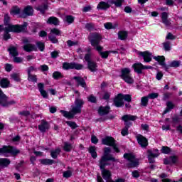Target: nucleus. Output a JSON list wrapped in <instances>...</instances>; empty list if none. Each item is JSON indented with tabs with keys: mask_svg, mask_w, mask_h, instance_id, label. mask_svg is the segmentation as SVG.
Instances as JSON below:
<instances>
[{
	"mask_svg": "<svg viewBox=\"0 0 182 182\" xmlns=\"http://www.w3.org/2000/svg\"><path fill=\"white\" fill-rule=\"evenodd\" d=\"M83 105H85V101L80 98H75L74 102V105H72L70 112H67L65 110H61L60 113L66 117L67 119H73L75 114H80L82 113V107H83Z\"/></svg>",
	"mask_w": 182,
	"mask_h": 182,
	"instance_id": "obj_1",
	"label": "nucleus"
},
{
	"mask_svg": "<svg viewBox=\"0 0 182 182\" xmlns=\"http://www.w3.org/2000/svg\"><path fill=\"white\" fill-rule=\"evenodd\" d=\"M26 26H28V23L26 22H24L23 25H9V26L4 28V40L8 41V39H11L9 32H15L16 33L25 32L26 31Z\"/></svg>",
	"mask_w": 182,
	"mask_h": 182,
	"instance_id": "obj_2",
	"label": "nucleus"
},
{
	"mask_svg": "<svg viewBox=\"0 0 182 182\" xmlns=\"http://www.w3.org/2000/svg\"><path fill=\"white\" fill-rule=\"evenodd\" d=\"M124 0H108L107 2L101 1L98 4L97 9H102V11H107L110 8L111 5H114L116 8H121L123 5Z\"/></svg>",
	"mask_w": 182,
	"mask_h": 182,
	"instance_id": "obj_3",
	"label": "nucleus"
},
{
	"mask_svg": "<svg viewBox=\"0 0 182 182\" xmlns=\"http://www.w3.org/2000/svg\"><path fill=\"white\" fill-rule=\"evenodd\" d=\"M110 151H111V149L109 147H105L104 149V154L100 160V164L101 168H103L105 166L109 165V163H107V161H117V160H116V159L113 157V156H112L111 154H109Z\"/></svg>",
	"mask_w": 182,
	"mask_h": 182,
	"instance_id": "obj_4",
	"label": "nucleus"
},
{
	"mask_svg": "<svg viewBox=\"0 0 182 182\" xmlns=\"http://www.w3.org/2000/svg\"><path fill=\"white\" fill-rule=\"evenodd\" d=\"M137 119V116L132 114H125L122 117V119L124 122L125 127L122 129L121 134L123 136H127L129 134V127L132 126L131 122H134Z\"/></svg>",
	"mask_w": 182,
	"mask_h": 182,
	"instance_id": "obj_5",
	"label": "nucleus"
},
{
	"mask_svg": "<svg viewBox=\"0 0 182 182\" xmlns=\"http://www.w3.org/2000/svg\"><path fill=\"white\" fill-rule=\"evenodd\" d=\"M154 59L156 60V62H159V65H161V66H163L166 72L168 70L169 68H178V66H180V64L181 63V61L173 60L168 65H167L164 62V60H166V58H164V56L154 57Z\"/></svg>",
	"mask_w": 182,
	"mask_h": 182,
	"instance_id": "obj_6",
	"label": "nucleus"
},
{
	"mask_svg": "<svg viewBox=\"0 0 182 182\" xmlns=\"http://www.w3.org/2000/svg\"><path fill=\"white\" fill-rule=\"evenodd\" d=\"M19 153H21V151L14 146H4L2 148H0V156H4L5 157H9V154L18 156Z\"/></svg>",
	"mask_w": 182,
	"mask_h": 182,
	"instance_id": "obj_7",
	"label": "nucleus"
},
{
	"mask_svg": "<svg viewBox=\"0 0 182 182\" xmlns=\"http://www.w3.org/2000/svg\"><path fill=\"white\" fill-rule=\"evenodd\" d=\"M124 158H125L128 161L127 164L128 168H134L139 166V160L134 155L132 154H124Z\"/></svg>",
	"mask_w": 182,
	"mask_h": 182,
	"instance_id": "obj_8",
	"label": "nucleus"
},
{
	"mask_svg": "<svg viewBox=\"0 0 182 182\" xmlns=\"http://www.w3.org/2000/svg\"><path fill=\"white\" fill-rule=\"evenodd\" d=\"M130 72V68H122L121 70L120 77L121 79H123L126 82V83L132 85V83H134V80L133 79V77H132Z\"/></svg>",
	"mask_w": 182,
	"mask_h": 182,
	"instance_id": "obj_9",
	"label": "nucleus"
},
{
	"mask_svg": "<svg viewBox=\"0 0 182 182\" xmlns=\"http://www.w3.org/2000/svg\"><path fill=\"white\" fill-rule=\"evenodd\" d=\"M88 39L92 46L95 48V49H97V46H99V43H100V41H102V35H100V33H92L90 34Z\"/></svg>",
	"mask_w": 182,
	"mask_h": 182,
	"instance_id": "obj_10",
	"label": "nucleus"
},
{
	"mask_svg": "<svg viewBox=\"0 0 182 182\" xmlns=\"http://www.w3.org/2000/svg\"><path fill=\"white\" fill-rule=\"evenodd\" d=\"M83 68H85L83 64H80L75 62L63 63V69L64 70H70L72 69H75V70H82Z\"/></svg>",
	"mask_w": 182,
	"mask_h": 182,
	"instance_id": "obj_11",
	"label": "nucleus"
},
{
	"mask_svg": "<svg viewBox=\"0 0 182 182\" xmlns=\"http://www.w3.org/2000/svg\"><path fill=\"white\" fill-rule=\"evenodd\" d=\"M16 102L15 100L8 101V97L6 95L2 92V90L0 88V105L2 107H8V106H11L12 105H15Z\"/></svg>",
	"mask_w": 182,
	"mask_h": 182,
	"instance_id": "obj_12",
	"label": "nucleus"
},
{
	"mask_svg": "<svg viewBox=\"0 0 182 182\" xmlns=\"http://www.w3.org/2000/svg\"><path fill=\"white\" fill-rule=\"evenodd\" d=\"M102 144L105 146H111L113 147L114 151L116 153H119L120 150H119V147H117V145L116 144V141L113 137L107 136L105 139H102Z\"/></svg>",
	"mask_w": 182,
	"mask_h": 182,
	"instance_id": "obj_13",
	"label": "nucleus"
},
{
	"mask_svg": "<svg viewBox=\"0 0 182 182\" xmlns=\"http://www.w3.org/2000/svg\"><path fill=\"white\" fill-rule=\"evenodd\" d=\"M23 49L26 52H33L38 50V47L35 44H32L29 42V40L28 38H24L23 40Z\"/></svg>",
	"mask_w": 182,
	"mask_h": 182,
	"instance_id": "obj_14",
	"label": "nucleus"
},
{
	"mask_svg": "<svg viewBox=\"0 0 182 182\" xmlns=\"http://www.w3.org/2000/svg\"><path fill=\"white\" fill-rule=\"evenodd\" d=\"M9 52L10 55H11L14 57V62H15V63H22L23 59H22L20 57H16L18 56V55H19V53H18V50H16V48L10 47L9 48Z\"/></svg>",
	"mask_w": 182,
	"mask_h": 182,
	"instance_id": "obj_15",
	"label": "nucleus"
},
{
	"mask_svg": "<svg viewBox=\"0 0 182 182\" xmlns=\"http://www.w3.org/2000/svg\"><path fill=\"white\" fill-rule=\"evenodd\" d=\"M73 79L75 80L77 83V86H81V87H83L85 90H89V88L87 87V85L86 84V81L85 80V78L80 76H74Z\"/></svg>",
	"mask_w": 182,
	"mask_h": 182,
	"instance_id": "obj_16",
	"label": "nucleus"
},
{
	"mask_svg": "<svg viewBox=\"0 0 182 182\" xmlns=\"http://www.w3.org/2000/svg\"><path fill=\"white\" fill-rule=\"evenodd\" d=\"M99 166H100V168L101 170V173L104 180H106L107 181H109V180H111L112 173H110V171L105 168L106 166H104L102 168L100 166V164H99Z\"/></svg>",
	"mask_w": 182,
	"mask_h": 182,
	"instance_id": "obj_17",
	"label": "nucleus"
},
{
	"mask_svg": "<svg viewBox=\"0 0 182 182\" xmlns=\"http://www.w3.org/2000/svg\"><path fill=\"white\" fill-rule=\"evenodd\" d=\"M33 15V7L31 6H27L23 11V14L21 15V18H26V16H32Z\"/></svg>",
	"mask_w": 182,
	"mask_h": 182,
	"instance_id": "obj_18",
	"label": "nucleus"
},
{
	"mask_svg": "<svg viewBox=\"0 0 182 182\" xmlns=\"http://www.w3.org/2000/svg\"><path fill=\"white\" fill-rule=\"evenodd\" d=\"M138 55H139V56H142V58H144V61L149 63V62H151V58L153 56V55L149 52V51H144V52H139Z\"/></svg>",
	"mask_w": 182,
	"mask_h": 182,
	"instance_id": "obj_19",
	"label": "nucleus"
},
{
	"mask_svg": "<svg viewBox=\"0 0 182 182\" xmlns=\"http://www.w3.org/2000/svg\"><path fill=\"white\" fill-rule=\"evenodd\" d=\"M136 139L138 141V144L141 147H147L149 146V142L147 141V139L142 135H137Z\"/></svg>",
	"mask_w": 182,
	"mask_h": 182,
	"instance_id": "obj_20",
	"label": "nucleus"
},
{
	"mask_svg": "<svg viewBox=\"0 0 182 182\" xmlns=\"http://www.w3.org/2000/svg\"><path fill=\"white\" fill-rule=\"evenodd\" d=\"M114 105L116 107H123V106H124V102H123L122 94H118L114 98Z\"/></svg>",
	"mask_w": 182,
	"mask_h": 182,
	"instance_id": "obj_21",
	"label": "nucleus"
},
{
	"mask_svg": "<svg viewBox=\"0 0 182 182\" xmlns=\"http://www.w3.org/2000/svg\"><path fill=\"white\" fill-rule=\"evenodd\" d=\"M50 125L49 122L45 121L44 119L41 120V123L38 125V130L41 132V133H45L46 130H49Z\"/></svg>",
	"mask_w": 182,
	"mask_h": 182,
	"instance_id": "obj_22",
	"label": "nucleus"
},
{
	"mask_svg": "<svg viewBox=\"0 0 182 182\" xmlns=\"http://www.w3.org/2000/svg\"><path fill=\"white\" fill-rule=\"evenodd\" d=\"M96 50L99 53V55L102 58V59H107L109 58V51H102L103 47L102 46H97L96 48Z\"/></svg>",
	"mask_w": 182,
	"mask_h": 182,
	"instance_id": "obj_23",
	"label": "nucleus"
},
{
	"mask_svg": "<svg viewBox=\"0 0 182 182\" xmlns=\"http://www.w3.org/2000/svg\"><path fill=\"white\" fill-rule=\"evenodd\" d=\"M132 68H134V70L136 73L139 75L143 73L142 70L144 69V65L141 64V63H135L132 65Z\"/></svg>",
	"mask_w": 182,
	"mask_h": 182,
	"instance_id": "obj_24",
	"label": "nucleus"
},
{
	"mask_svg": "<svg viewBox=\"0 0 182 182\" xmlns=\"http://www.w3.org/2000/svg\"><path fill=\"white\" fill-rule=\"evenodd\" d=\"M11 164V160L6 158H0V168H5Z\"/></svg>",
	"mask_w": 182,
	"mask_h": 182,
	"instance_id": "obj_25",
	"label": "nucleus"
},
{
	"mask_svg": "<svg viewBox=\"0 0 182 182\" xmlns=\"http://www.w3.org/2000/svg\"><path fill=\"white\" fill-rule=\"evenodd\" d=\"M87 69L92 73L97 72V63L95 61H91L88 63Z\"/></svg>",
	"mask_w": 182,
	"mask_h": 182,
	"instance_id": "obj_26",
	"label": "nucleus"
},
{
	"mask_svg": "<svg viewBox=\"0 0 182 182\" xmlns=\"http://www.w3.org/2000/svg\"><path fill=\"white\" fill-rule=\"evenodd\" d=\"M110 111V107H100L98 109V113L100 116H105L108 114L109 112Z\"/></svg>",
	"mask_w": 182,
	"mask_h": 182,
	"instance_id": "obj_27",
	"label": "nucleus"
},
{
	"mask_svg": "<svg viewBox=\"0 0 182 182\" xmlns=\"http://www.w3.org/2000/svg\"><path fill=\"white\" fill-rule=\"evenodd\" d=\"M48 25H55V26L59 25V19L55 16H51L48 18L47 21Z\"/></svg>",
	"mask_w": 182,
	"mask_h": 182,
	"instance_id": "obj_28",
	"label": "nucleus"
},
{
	"mask_svg": "<svg viewBox=\"0 0 182 182\" xmlns=\"http://www.w3.org/2000/svg\"><path fill=\"white\" fill-rule=\"evenodd\" d=\"M9 85H11V82L9 81V80H8V78H3L0 81V86L3 89H6L9 87Z\"/></svg>",
	"mask_w": 182,
	"mask_h": 182,
	"instance_id": "obj_29",
	"label": "nucleus"
},
{
	"mask_svg": "<svg viewBox=\"0 0 182 182\" xmlns=\"http://www.w3.org/2000/svg\"><path fill=\"white\" fill-rule=\"evenodd\" d=\"M148 157H159V150H148L147 151Z\"/></svg>",
	"mask_w": 182,
	"mask_h": 182,
	"instance_id": "obj_30",
	"label": "nucleus"
},
{
	"mask_svg": "<svg viewBox=\"0 0 182 182\" xmlns=\"http://www.w3.org/2000/svg\"><path fill=\"white\" fill-rule=\"evenodd\" d=\"M104 26L105 29H116L117 26H119V24H117V23L112 24V23L108 22V23H105L104 24Z\"/></svg>",
	"mask_w": 182,
	"mask_h": 182,
	"instance_id": "obj_31",
	"label": "nucleus"
},
{
	"mask_svg": "<svg viewBox=\"0 0 182 182\" xmlns=\"http://www.w3.org/2000/svg\"><path fill=\"white\" fill-rule=\"evenodd\" d=\"M10 14L11 15H13V16H15V15H19V14H21V9L17 6H14L11 8Z\"/></svg>",
	"mask_w": 182,
	"mask_h": 182,
	"instance_id": "obj_32",
	"label": "nucleus"
},
{
	"mask_svg": "<svg viewBox=\"0 0 182 182\" xmlns=\"http://www.w3.org/2000/svg\"><path fill=\"white\" fill-rule=\"evenodd\" d=\"M40 163H41V164H43L44 166H52V164L55 163V161L49 159H41Z\"/></svg>",
	"mask_w": 182,
	"mask_h": 182,
	"instance_id": "obj_33",
	"label": "nucleus"
},
{
	"mask_svg": "<svg viewBox=\"0 0 182 182\" xmlns=\"http://www.w3.org/2000/svg\"><path fill=\"white\" fill-rule=\"evenodd\" d=\"M118 38L120 41H126L127 39V31H119L118 33Z\"/></svg>",
	"mask_w": 182,
	"mask_h": 182,
	"instance_id": "obj_34",
	"label": "nucleus"
},
{
	"mask_svg": "<svg viewBox=\"0 0 182 182\" xmlns=\"http://www.w3.org/2000/svg\"><path fill=\"white\" fill-rule=\"evenodd\" d=\"M60 154V149L58 148L55 150L50 151V156L52 159H58V156Z\"/></svg>",
	"mask_w": 182,
	"mask_h": 182,
	"instance_id": "obj_35",
	"label": "nucleus"
},
{
	"mask_svg": "<svg viewBox=\"0 0 182 182\" xmlns=\"http://www.w3.org/2000/svg\"><path fill=\"white\" fill-rule=\"evenodd\" d=\"M89 153L91 154L92 159L97 157V153L96 152V146H90L89 149Z\"/></svg>",
	"mask_w": 182,
	"mask_h": 182,
	"instance_id": "obj_36",
	"label": "nucleus"
},
{
	"mask_svg": "<svg viewBox=\"0 0 182 182\" xmlns=\"http://www.w3.org/2000/svg\"><path fill=\"white\" fill-rule=\"evenodd\" d=\"M53 77L55 80H59V79H63V75L59 71H55L53 73Z\"/></svg>",
	"mask_w": 182,
	"mask_h": 182,
	"instance_id": "obj_37",
	"label": "nucleus"
},
{
	"mask_svg": "<svg viewBox=\"0 0 182 182\" xmlns=\"http://www.w3.org/2000/svg\"><path fill=\"white\" fill-rule=\"evenodd\" d=\"M181 122V118L179 117L178 115H174L172 117V123H173V127H176V125Z\"/></svg>",
	"mask_w": 182,
	"mask_h": 182,
	"instance_id": "obj_38",
	"label": "nucleus"
},
{
	"mask_svg": "<svg viewBox=\"0 0 182 182\" xmlns=\"http://www.w3.org/2000/svg\"><path fill=\"white\" fill-rule=\"evenodd\" d=\"M166 106H167V108L164 112V114H166V113H168V112H170V110H171V109H174V104L173 102H170V101H168L166 103Z\"/></svg>",
	"mask_w": 182,
	"mask_h": 182,
	"instance_id": "obj_39",
	"label": "nucleus"
},
{
	"mask_svg": "<svg viewBox=\"0 0 182 182\" xmlns=\"http://www.w3.org/2000/svg\"><path fill=\"white\" fill-rule=\"evenodd\" d=\"M147 105H149V97L145 96L141 97V106L144 107H146Z\"/></svg>",
	"mask_w": 182,
	"mask_h": 182,
	"instance_id": "obj_40",
	"label": "nucleus"
},
{
	"mask_svg": "<svg viewBox=\"0 0 182 182\" xmlns=\"http://www.w3.org/2000/svg\"><path fill=\"white\" fill-rule=\"evenodd\" d=\"M11 77L15 82H20L21 81V75L19 73H14L11 75Z\"/></svg>",
	"mask_w": 182,
	"mask_h": 182,
	"instance_id": "obj_41",
	"label": "nucleus"
},
{
	"mask_svg": "<svg viewBox=\"0 0 182 182\" xmlns=\"http://www.w3.org/2000/svg\"><path fill=\"white\" fill-rule=\"evenodd\" d=\"M62 32L60 31L58 28H53L50 31V35H53L54 36H60Z\"/></svg>",
	"mask_w": 182,
	"mask_h": 182,
	"instance_id": "obj_42",
	"label": "nucleus"
},
{
	"mask_svg": "<svg viewBox=\"0 0 182 182\" xmlns=\"http://www.w3.org/2000/svg\"><path fill=\"white\" fill-rule=\"evenodd\" d=\"M28 80L29 82H33V83H36V82H38V78H36V75L31 74L28 75Z\"/></svg>",
	"mask_w": 182,
	"mask_h": 182,
	"instance_id": "obj_43",
	"label": "nucleus"
},
{
	"mask_svg": "<svg viewBox=\"0 0 182 182\" xmlns=\"http://www.w3.org/2000/svg\"><path fill=\"white\" fill-rule=\"evenodd\" d=\"M36 45L38 48L39 50H41V52H43V50H45V43L38 41Z\"/></svg>",
	"mask_w": 182,
	"mask_h": 182,
	"instance_id": "obj_44",
	"label": "nucleus"
},
{
	"mask_svg": "<svg viewBox=\"0 0 182 182\" xmlns=\"http://www.w3.org/2000/svg\"><path fill=\"white\" fill-rule=\"evenodd\" d=\"M38 11H40V12L41 14H45L46 9H48V5L46 4H43V5H41V6H39L38 8H37Z\"/></svg>",
	"mask_w": 182,
	"mask_h": 182,
	"instance_id": "obj_45",
	"label": "nucleus"
},
{
	"mask_svg": "<svg viewBox=\"0 0 182 182\" xmlns=\"http://www.w3.org/2000/svg\"><path fill=\"white\" fill-rule=\"evenodd\" d=\"M87 99L88 102H90V103H97V99L93 95H90V96H88L87 97Z\"/></svg>",
	"mask_w": 182,
	"mask_h": 182,
	"instance_id": "obj_46",
	"label": "nucleus"
},
{
	"mask_svg": "<svg viewBox=\"0 0 182 182\" xmlns=\"http://www.w3.org/2000/svg\"><path fill=\"white\" fill-rule=\"evenodd\" d=\"M121 97H122V100H125V102H132V95H130L122 94Z\"/></svg>",
	"mask_w": 182,
	"mask_h": 182,
	"instance_id": "obj_47",
	"label": "nucleus"
},
{
	"mask_svg": "<svg viewBox=\"0 0 182 182\" xmlns=\"http://www.w3.org/2000/svg\"><path fill=\"white\" fill-rule=\"evenodd\" d=\"M48 39L50 41V42H52V43H58V42H59L58 38H56V36H53V34L49 33Z\"/></svg>",
	"mask_w": 182,
	"mask_h": 182,
	"instance_id": "obj_48",
	"label": "nucleus"
},
{
	"mask_svg": "<svg viewBox=\"0 0 182 182\" xmlns=\"http://www.w3.org/2000/svg\"><path fill=\"white\" fill-rule=\"evenodd\" d=\"M161 151L164 154H168L171 151V149L168 146H162Z\"/></svg>",
	"mask_w": 182,
	"mask_h": 182,
	"instance_id": "obj_49",
	"label": "nucleus"
},
{
	"mask_svg": "<svg viewBox=\"0 0 182 182\" xmlns=\"http://www.w3.org/2000/svg\"><path fill=\"white\" fill-rule=\"evenodd\" d=\"M65 21L66 22H68V23H73V21H75V17H73V16H65Z\"/></svg>",
	"mask_w": 182,
	"mask_h": 182,
	"instance_id": "obj_50",
	"label": "nucleus"
},
{
	"mask_svg": "<svg viewBox=\"0 0 182 182\" xmlns=\"http://www.w3.org/2000/svg\"><path fill=\"white\" fill-rule=\"evenodd\" d=\"M66 124H68V126L71 127V129H75L77 127V124H76V122H73L71 121H67Z\"/></svg>",
	"mask_w": 182,
	"mask_h": 182,
	"instance_id": "obj_51",
	"label": "nucleus"
},
{
	"mask_svg": "<svg viewBox=\"0 0 182 182\" xmlns=\"http://www.w3.org/2000/svg\"><path fill=\"white\" fill-rule=\"evenodd\" d=\"M64 150L65 151H70V150H72V144L69 142H65L64 144Z\"/></svg>",
	"mask_w": 182,
	"mask_h": 182,
	"instance_id": "obj_52",
	"label": "nucleus"
},
{
	"mask_svg": "<svg viewBox=\"0 0 182 182\" xmlns=\"http://www.w3.org/2000/svg\"><path fill=\"white\" fill-rule=\"evenodd\" d=\"M95 28V24H93V23H87L85 24V28L87 30V31H93Z\"/></svg>",
	"mask_w": 182,
	"mask_h": 182,
	"instance_id": "obj_53",
	"label": "nucleus"
},
{
	"mask_svg": "<svg viewBox=\"0 0 182 182\" xmlns=\"http://www.w3.org/2000/svg\"><path fill=\"white\" fill-rule=\"evenodd\" d=\"M164 50L166 52L170 50L171 49V47H170V42L166 41L165 43H163Z\"/></svg>",
	"mask_w": 182,
	"mask_h": 182,
	"instance_id": "obj_54",
	"label": "nucleus"
},
{
	"mask_svg": "<svg viewBox=\"0 0 182 182\" xmlns=\"http://www.w3.org/2000/svg\"><path fill=\"white\" fill-rule=\"evenodd\" d=\"M63 177L65 178H69V177H72V172L70 171H66L63 173Z\"/></svg>",
	"mask_w": 182,
	"mask_h": 182,
	"instance_id": "obj_55",
	"label": "nucleus"
},
{
	"mask_svg": "<svg viewBox=\"0 0 182 182\" xmlns=\"http://www.w3.org/2000/svg\"><path fill=\"white\" fill-rule=\"evenodd\" d=\"M9 21H10L9 16L8 14H5V16H4V25L6 26H9V25H12V24H9Z\"/></svg>",
	"mask_w": 182,
	"mask_h": 182,
	"instance_id": "obj_56",
	"label": "nucleus"
},
{
	"mask_svg": "<svg viewBox=\"0 0 182 182\" xmlns=\"http://www.w3.org/2000/svg\"><path fill=\"white\" fill-rule=\"evenodd\" d=\"M132 176L134 178H139V177H140V172L137 170L133 171L132 172Z\"/></svg>",
	"mask_w": 182,
	"mask_h": 182,
	"instance_id": "obj_57",
	"label": "nucleus"
},
{
	"mask_svg": "<svg viewBox=\"0 0 182 182\" xmlns=\"http://www.w3.org/2000/svg\"><path fill=\"white\" fill-rule=\"evenodd\" d=\"M32 72H36V68H35V67H33V66L28 67V68H27V73H28V75H32V74H31Z\"/></svg>",
	"mask_w": 182,
	"mask_h": 182,
	"instance_id": "obj_58",
	"label": "nucleus"
},
{
	"mask_svg": "<svg viewBox=\"0 0 182 182\" xmlns=\"http://www.w3.org/2000/svg\"><path fill=\"white\" fill-rule=\"evenodd\" d=\"M157 97H159V94L155 92L150 93L148 95L149 99H157Z\"/></svg>",
	"mask_w": 182,
	"mask_h": 182,
	"instance_id": "obj_59",
	"label": "nucleus"
},
{
	"mask_svg": "<svg viewBox=\"0 0 182 182\" xmlns=\"http://www.w3.org/2000/svg\"><path fill=\"white\" fill-rule=\"evenodd\" d=\"M92 55L90 53H87L85 56V60L87 62V63H89L90 62H93V60H91Z\"/></svg>",
	"mask_w": 182,
	"mask_h": 182,
	"instance_id": "obj_60",
	"label": "nucleus"
},
{
	"mask_svg": "<svg viewBox=\"0 0 182 182\" xmlns=\"http://www.w3.org/2000/svg\"><path fill=\"white\" fill-rule=\"evenodd\" d=\"M91 142L93 143V144H97V143H99V139L97 137H96V136L92 135L91 136Z\"/></svg>",
	"mask_w": 182,
	"mask_h": 182,
	"instance_id": "obj_61",
	"label": "nucleus"
},
{
	"mask_svg": "<svg viewBox=\"0 0 182 182\" xmlns=\"http://www.w3.org/2000/svg\"><path fill=\"white\" fill-rule=\"evenodd\" d=\"M168 18V14L167 12H163L161 14V20L165 21Z\"/></svg>",
	"mask_w": 182,
	"mask_h": 182,
	"instance_id": "obj_62",
	"label": "nucleus"
},
{
	"mask_svg": "<svg viewBox=\"0 0 182 182\" xmlns=\"http://www.w3.org/2000/svg\"><path fill=\"white\" fill-rule=\"evenodd\" d=\"M18 114H20V116H29V114H31V112H29V111H21L18 113Z\"/></svg>",
	"mask_w": 182,
	"mask_h": 182,
	"instance_id": "obj_63",
	"label": "nucleus"
},
{
	"mask_svg": "<svg viewBox=\"0 0 182 182\" xmlns=\"http://www.w3.org/2000/svg\"><path fill=\"white\" fill-rule=\"evenodd\" d=\"M163 75L164 74L161 72L157 73L156 76L157 80H161V79L163 78Z\"/></svg>",
	"mask_w": 182,
	"mask_h": 182,
	"instance_id": "obj_64",
	"label": "nucleus"
}]
</instances>
